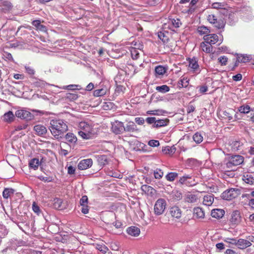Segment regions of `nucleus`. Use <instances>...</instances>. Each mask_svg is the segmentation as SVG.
I'll return each mask as SVG.
<instances>
[{
    "label": "nucleus",
    "mask_w": 254,
    "mask_h": 254,
    "mask_svg": "<svg viewBox=\"0 0 254 254\" xmlns=\"http://www.w3.org/2000/svg\"><path fill=\"white\" fill-rule=\"evenodd\" d=\"M203 40L206 42L207 44H209L211 45L215 44L219 41V38L217 34H207L203 37Z\"/></svg>",
    "instance_id": "obj_10"
},
{
    "label": "nucleus",
    "mask_w": 254,
    "mask_h": 254,
    "mask_svg": "<svg viewBox=\"0 0 254 254\" xmlns=\"http://www.w3.org/2000/svg\"><path fill=\"white\" fill-rule=\"evenodd\" d=\"M137 130V126L133 122H128L125 127L124 126L125 131L133 132Z\"/></svg>",
    "instance_id": "obj_22"
},
{
    "label": "nucleus",
    "mask_w": 254,
    "mask_h": 254,
    "mask_svg": "<svg viewBox=\"0 0 254 254\" xmlns=\"http://www.w3.org/2000/svg\"><path fill=\"white\" fill-rule=\"evenodd\" d=\"M14 190L12 189L5 188L2 192L3 197L4 198H8L14 193Z\"/></svg>",
    "instance_id": "obj_41"
},
{
    "label": "nucleus",
    "mask_w": 254,
    "mask_h": 254,
    "mask_svg": "<svg viewBox=\"0 0 254 254\" xmlns=\"http://www.w3.org/2000/svg\"><path fill=\"white\" fill-rule=\"evenodd\" d=\"M0 6H3V7L1 9V10L6 12L11 9L12 5L10 1L0 0Z\"/></svg>",
    "instance_id": "obj_21"
},
{
    "label": "nucleus",
    "mask_w": 254,
    "mask_h": 254,
    "mask_svg": "<svg viewBox=\"0 0 254 254\" xmlns=\"http://www.w3.org/2000/svg\"><path fill=\"white\" fill-rule=\"evenodd\" d=\"M141 189L145 194L151 196L154 195L156 193V191L154 188L146 185H142Z\"/></svg>",
    "instance_id": "obj_16"
},
{
    "label": "nucleus",
    "mask_w": 254,
    "mask_h": 254,
    "mask_svg": "<svg viewBox=\"0 0 254 254\" xmlns=\"http://www.w3.org/2000/svg\"><path fill=\"white\" fill-rule=\"evenodd\" d=\"M27 125L25 124H22L18 125L14 127V132L20 131L21 130L25 129L27 128Z\"/></svg>",
    "instance_id": "obj_57"
},
{
    "label": "nucleus",
    "mask_w": 254,
    "mask_h": 254,
    "mask_svg": "<svg viewBox=\"0 0 254 254\" xmlns=\"http://www.w3.org/2000/svg\"><path fill=\"white\" fill-rule=\"evenodd\" d=\"M197 195L194 194H188L186 197V201L189 203H194L197 200Z\"/></svg>",
    "instance_id": "obj_37"
},
{
    "label": "nucleus",
    "mask_w": 254,
    "mask_h": 254,
    "mask_svg": "<svg viewBox=\"0 0 254 254\" xmlns=\"http://www.w3.org/2000/svg\"><path fill=\"white\" fill-rule=\"evenodd\" d=\"M46 84V81L40 79H36L32 83L34 87L40 88L44 87Z\"/></svg>",
    "instance_id": "obj_38"
},
{
    "label": "nucleus",
    "mask_w": 254,
    "mask_h": 254,
    "mask_svg": "<svg viewBox=\"0 0 254 254\" xmlns=\"http://www.w3.org/2000/svg\"><path fill=\"white\" fill-rule=\"evenodd\" d=\"M34 130L38 135H42L46 133V127L42 125H37L34 127Z\"/></svg>",
    "instance_id": "obj_25"
},
{
    "label": "nucleus",
    "mask_w": 254,
    "mask_h": 254,
    "mask_svg": "<svg viewBox=\"0 0 254 254\" xmlns=\"http://www.w3.org/2000/svg\"><path fill=\"white\" fill-rule=\"evenodd\" d=\"M112 131L116 134L122 133L124 131V126L123 123L116 121L112 124Z\"/></svg>",
    "instance_id": "obj_8"
},
{
    "label": "nucleus",
    "mask_w": 254,
    "mask_h": 254,
    "mask_svg": "<svg viewBox=\"0 0 254 254\" xmlns=\"http://www.w3.org/2000/svg\"><path fill=\"white\" fill-rule=\"evenodd\" d=\"M156 90L162 93H165L170 90V87L167 85H163L156 87Z\"/></svg>",
    "instance_id": "obj_43"
},
{
    "label": "nucleus",
    "mask_w": 254,
    "mask_h": 254,
    "mask_svg": "<svg viewBox=\"0 0 254 254\" xmlns=\"http://www.w3.org/2000/svg\"><path fill=\"white\" fill-rule=\"evenodd\" d=\"M189 79L187 77L182 76L178 81V85L179 88L187 87L189 83Z\"/></svg>",
    "instance_id": "obj_33"
},
{
    "label": "nucleus",
    "mask_w": 254,
    "mask_h": 254,
    "mask_svg": "<svg viewBox=\"0 0 254 254\" xmlns=\"http://www.w3.org/2000/svg\"><path fill=\"white\" fill-rule=\"evenodd\" d=\"M154 176L155 179H160L163 177V172L160 169L157 168L154 172Z\"/></svg>",
    "instance_id": "obj_51"
},
{
    "label": "nucleus",
    "mask_w": 254,
    "mask_h": 254,
    "mask_svg": "<svg viewBox=\"0 0 254 254\" xmlns=\"http://www.w3.org/2000/svg\"><path fill=\"white\" fill-rule=\"evenodd\" d=\"M7 162L13 168H16L20 166V159L19 157L15 155H9L7 156Z\"/></svg>",
    "instance_id": "obj_7"
},
{
    "label": "nucleus",
    "mask_w": 254,
    "mask_h": 254,
    "mask_svg": "<svg viewBox=\"0 0 254 254\" xmlns=\"http://www.w3.org/2000/svg\"><path fill=\"white\" fill-rule=\"evenodd\" d=\"M250 60V58L249 56L241 55L238 56L237 61L239 63H247Z\"/></svg>",
    "instance_id": "obj_44"
},
{
    "label": "nucleus",
    "mask_w": 254,
    "mask_h": 254,
    "mask_svg": "<svg viewBox=\"0 0 254 254\" xmlns=\"http://www.w3.org/2000/svg\"><path fill=\"white\" fill-rule=\"evenodd\" d=\"M170 213L173 217L179 219L181 217L182 211L178 206H173L170 208Z\"/></svg>",
    "instance_id": "obj_19"
},
{
    "label": "nucleus",
    "mask_w": 254,
    "mask_h": 254,
    "mask_svg": "<svg viewBox=\"0 0 254 254\" xmlns=\"http://www.w3.org/2000/svg\"><path fill=\"white\" fill-rule=\"evenodd\" d=\"M63 201L61 198H55L53 200V206L56 209H62Z\"/></svg>",
    "instance_id": "obj_39"
},
{
    "label": "nucleus",
    "mask_w": 254,
    "mask_h": 254,
    "mask_svg": "<svg viewBox=\"0 0 254 254\" xmlns=\"http://www.w3.org/2000/svg\"><path fill=\"white\" fill-rule=\"evenodd\" d=\"M2 57L3 59L5 61L14 62V60L13 59L12 55L7 52L4 51L3 52Z\"/></svg>",
    "instance_id": "obj_48"
},
{
    "label": "nucleus",
    "mask_w": 254,
    "mask_h": 254,
    "mask_svg": "<svg viewBox=\"0 0 254 254\" xmlns=\"http://www.w3.org/2000/svg\"><path fill=\"white\" fill-rule=\"evenodd\" d=\"M214 201V197L212 194L205 195L203 197V204L206 206L212 205Z\"/></svg>",
    "instance_id": "obj_32"
},
{
    "label": "nucleus",
    "mask_w": 254,
    "mask_h": 254,
    "mask_svg": "<svg viewBox=\"0 0 254 254\" xmlns=\"http://www.w3.org/2000/svg\"><path fill=\"white\" fill-rule=\"evenodd\" d=\"M197 32L199 33V35H207L209 34L210 31L209 29L204 25L198 26L197 28Z\"/></svg>",
    "instance_id": "obj_36"
},
{
    "label": "nucleus",
    "mask_w": 254,
    "mask_h": 254,
    "mask_svg": "<svg viewBox=\"0 0 254 254\" xmlns=\"http://www.w3.org/2000/svg\"><path fill=\"white\" fill-rule=\"evenodd\" d=\"M173 199L175 200H179L182 198V193L181 191L176 190L173 192Z\"/></svg>",
    "instance_id": "obj_56"
},
{
    "label": "nucleus",
    "mask_w": 254,
    "mask_h": 254,
    "mask_svg": "<svg viewBox=\"0 0 254 254\" xmlns=\"http://www.w3.org/2000/svg\"><path fill=\"white\" fill-rule=\"evenodd\" d=\"M96 248L103 254H106L109 250L108 248L104 244H97Z\"/></svg>",
    "instance_id": "obj_52"
},
{
    "label": "nucleus",
    "mask_w": 254,
    "mask_h": 254,
    "mask_svg": "<svg viewBox=\"0 0 254 254\" xmlns=\"http://www.w3.org/2000/svg\"><path fill=\"white\" fill-rule=\"evenodd\" d=\"M195 109V106L192 104V102H190L187 107V111L188 114H190L194 111Z\"/></svg>",
    "instance_id": "obj_63"
},
{
    "label": "nucleus",
    "mask_w": 254,
    "mask_h": 254,
    "mask_svg": "<svg viewBox=\"0 0 254 254\" xmlns=\"http://www.w3.org/2000/svg\"><path fill=\"white\" fill-rule=\"evenodd\" d=\"M66 98L69 101H74L78 98V95L75 93H68L66 94Z\"/></svg>",
    "instance_id": "obj_55"
},
{
    "label": "nucleus",
    "mask_w": 254,
    "mask_h": 254,
    "mask_svg": "<svg viewBox=\"0 0 254 254\" xmlns=\"http://www.w3.org/2000/svg\"><path fill=\"white\" fill-rule=\"evenodd\" d=\"M158 38L163 42L166 47H170L169 34L166 31H160L158 33Z\"/></svg>",
    "instance_id": "obj_13"
},
{
    "label": "nucleus",
    "mask_w": 254,
    "mask_h": 254,
    "mask_svg": "<svg viewBox=\"0 0 254 254\" xmlns=\"http://www.w3.org/2000/svg\"><path fill=\"white\" fill-rule=\"evenodd\" d=\"M182 24L181 22L179 19H169L168 22V27H170V26H172V27L174 28H178L180 26V25ZM167 25V24H165L164 27L165 28H166V26Z\"/></svg>",
    "instance_id": "obj_24"
},
{
    "label": "nucleus",
    "mask_w": 254,
    "mask_h": 254,
    "mask_svg": "<svg viewBox=\"0 0 254 254\" xmlns=\"http://www.w3.org/2000/svg\"><path fill=\"white\" fill-rule=\"evenodd\" d=\"M207 20L214 27L218 29H223L225 25V22L222 19L218 18L213 13L209 14L206 17Z\"/></svg>",
    "instance_id": "obj_2"
},
{
    "label": "nucleus",
    "mask_w": 254,
    "mask_h": 254,
    "mask_svg": "<svg viewBox=\"0 0 254 254\" xmlns=\"http://www.w3.org/2000/svg\"><path fill=\"white\" fill-rule=\"evenodd\" d=\"M225 214V211L221 209H214L211 211V216L212 217L219 219L222 218Z\"/></svg>",
    "instance_id": "obj_27"
},
{
    "label": "nucleus",
    "mask_w": 254,
    "mask_h": 254,
    "mask_svg": "<svg viewBox=\"0 0 254 254\" xmlns=\"http://www.w3.org/2000/svg\"><path fill=\"white\" fill-rule=\"evenodd\" d=\"M155 71L156 74L163 75L166 72V68L162 65H158L155 67Z\"/></svg>",
    "instance_id": "obj_49"
},
{
    "label": "nucleus",
    "mask_w": 254,
    "mask_h": 254,
    "mask_svg": "<svg viewBox=\"0 0 254 254\" xmlns=\"http://www.w3.org/2000/svg\"><path fill=\"white\" fill-rule=\"evenodd\" d=\"M241 221L240 212L238 210L234 211L231 215L230 222L232 225H238Z\"/></svg>",
    "instance_id": "obj_9"
},
{
    "label": "nucleus",
    "mask_w": 254,
    "mask_h": 254,
    "mask_svg": "<svg viewBox=\"0 0 254 254\" xmlns=\"http://www.w3.org/2000/svg\"><path fill=\"white\" fill-rule=\"evenodd\" d=\"M244 160V158L241 155H235L232 156L229 161L227 163L226 165L228 168L231 167L232 166H238L241 164Z\"/></svg>",
    "instance_id": "obj_6"
},
{
    "label": "nucleus",
    "mask_w": 254,
    "mask_h": 254,
    "mask_svg": "<svg viewBox=\"0 0 254 254\" xmlns=\"http://www.w3.org/2000/svg\"><path fill=\"white\" fill-rule=\"evenodd\" d=\"M15 119V116L12 111L5 113L3 116V121L7 123H11Z\"/></svg>",
    "instance_id": "obj_23"
},
{
    "label": "nucleus",
    "mask_w": 254,
    "mask_h": 254,
    "mask_svg": "<svg viewBox=\"0 0 254 254\" xmlns=\"http://www.w3.org/2000/svg\"><path fill=\"white\" fill-rule=\"evenodd\" d=\"M93 161L91 159L82 160L78 164V168L80 170H86L92 166Z\"/></svg>",
    "instance_id": "obj_11"
},
{
    "label": "nucleus",
    "mask_w": 254,
    "mask_h": 254,
    "mask_svg": "<svg viewBox=\"0 0 254 254\" xmlns=\"http://www.w3.org/2000/svg\"><path fill=\"white\" fill-rule=\"evenodd\" d=\"M132 42V44L134 46V47H131L130 50L131 56L133 60H137L139 57L138 49L142 46H137L136 42H135L134 44Z\"/></svg>",
    "instance_id": "obj_15"
},
{
    "label": "nucleus",
    "mask_w": 254,
    "mask_h": 254,
    "mask_svg": "<svg viewBox=\"0 0 254 254\" xmlns=\"http://www.w3.org/2000/svg\"><path fill=\"white\" fill-rule=\"evenodd\" d=\"M251 245L252 243L250 241L243 239H239L237 242V246L240 249H245Z\"/></svg>",
    "instance_id": "obj_17"
},
{
    "label": "nucleus",
    "mask_w": 254,
    "mask_h": 254,
    "mask_svg": "<svg viewBox=\"0 0 254 254\" xmlns=\"http://www.w3.org/2000/svg\"><path fill=\"white\" fill-rule=\"evenodd\" d=\"M200 47L202 51L206 53H210L213 51L212 45L207 44L205 41L200 43Z\"/></svg>",
    "instance_id": "obj_29"
},
{
    "label": "nucleus",
    "mask_w": 254,
    "mask_h": 254,
    "mask_svg": "<svg viewBox=\"0 0 254 254\" xmlns=\"http://www.w3.org/2000/svg\"><path fill=\"white\" fill-rule=\"evenodd\" d=\"M240 191L238 189L231 188L224 191L221 194V197L224 199L230 200L238 197L240 194Z\"/></svg>",
    "instance_id": "obj_3"
},
{
    "label": "nucleus",
    "mask_w": 254,
    "mask_h": 254,
    "mask_svg": "<svg viewBox=\"0 0 254 254\" xmlns=\"http://www.w3.org/2000/svg\"><path fill=\"white\" fill-rule=\"evenodd\" d=\"M193 140L196 143L199 144L203 141V136L202 135L197 132L193 135Z\"/></svg>",
    "instance_id": "obj_45"
},
{
    "label": "nucleus",
    "mask_w": 254,
    "mask_h": 254,
    "mask_svg": "<svg viewBox=\"0 0 254 254\" xmlns=\"http://www.w3.org/2000/svg\"><path fill=\"white\" fill-rule=\"evenodd\" d=\"M65 139L66 141L68 142L71 144H74L77 140V137L73 133L71 132H68L65 135Z\"/></svg>",
    "instance_id": "obj_30"
},
{
    "label": "nucleus",
    "mask_w": 254,
    "mask_h": 254,
    "mask_svg": "<svg viewBox=\"0 0 254 254\" xmlns=\"http://www.w3.org/2000/svg\"><path fill=\"white\" fill-rule=\"evenodd\" d=\"M32 24L35 26L37 30H39L42 31H46L47 30L45 26L41 24V21L39 20H33L32 22Z\"/></svg>",
    "instance_id": "obj_34"
},
{
    "label": "nucleus",
    "mask_w": 254,
    "mask_h": 254,
    "mask_svg": "<svg viewBox=\"0 0 254 254\" xmlns=\"http://www.w3.org/2000/svg\"><path fill=\"white\" fill-rule=\"evenodd\" d=\"M191 177L189 176H184L183 177H181L179 180V183L181 184H187V181L188 179H190Z\"/></svg>",
    "instance_id": "obj_64"
},
{
    "label": "nucleus",
    "mask_w": 254,
    "mask_h": 254,
    "mask_svg": "<svg viewBox=\"0 0 254 254\" xmlns=\"http://www.w3.org/2000/svg\"><path fill=\"white\" fill-rule=\"evenodd\" d=\"M108 88L104 86L101 89L95 90L93 92V95L95 97L103 96L106 94Z\"/></svg>",
    "instance_id": "obj_31"
},
{
    "label": "nucleus",
    "mask_w": 254,
    "mask_h": 254,
    "mask_svg": "<svg viewBox=\"0 0 254 254\" xmlns=\"http://www.w3.org/2000/svg\"><path fill=\"white\" fill-rule=\"evenodd\" d=\"M169 123V120L166 118L165 119H160L156 120L154 124L153 125V127H160L166 126Z\"/></svg>",
    "instance_id": "obj_26"
},
{
    "label": "nucleus",
    "mask_w": 254,
    "mask_h": 254,
    "mask_svg": "<svg viewBox=\"0 0 254 254\" xmlns=\"http://www.w3.org/2000/svg\"><path fill=\"white\" fill-rule=\"evenodd\" d=\"M167 205L166 200L163 198L158 199L155 203L154 206V212L156 215L162 214L166 209Z\"/></svg>",
    "instance_id": "obj_4"
},
{
    "label": "nucleus",
    "mask_w": 254,
    "mask_h": 254,
    "mask_svg": "<svg viewBox=\"0 0 254 254\" xmlns=\"http://www.w3.org/2000/svg\"><path fill=\"white\" fill-rule=\"evenodd\" d=\"M78 127L81 130L89 133H92L93 128L91 124L84 121L80 122L78 124Z\"/></svg>",
    "instance_id": "obj_14"
},
{
    "label": "nucleus",
    "mask_w": 254,
    "mask_h": 254,
    "mask_svg": "<svg viewBox=\"0 0 254 254\" xmlns=\"http://www.w3.org/2000/svg\"><path fill=\"white\" fill-rule=\"evenodd\" d=\"M220 116L224 120L228 122L233 121L234 117L235 120L237 119L236 112L234 109L232 108H227L222 111Z\"/></svg>",
    "instance_id": "obj_5"
},
{
    "label": "nucleus",
    "mask_w": 254,
    "mask_h": 254,
    "mask_svg": "<svg viewBox=\"0 0 254 254\" xmlns=\"http://www.w3.org/2000/svg\"><path fill=\"white\" fill-rule=\"evenodd\" d=\"M162 113V111L161 110H150L147 112L148 115H159L161 114Z\"/></svg>",
    "instance_id": "obj_60"
},
{
    "label": "nucleus",
    "mask_w": 254,
    "mask_h": 254,
    "mask_svg": "<svg viewBox=\"0 0 254 254\" xmlns=\"http://www.w3.org/2000/svg\"><path fill=\"white\" fill-rule=\"evenodd\" d=\"M251 107L249 105H243L239 108V111L241 113L247 114L250 112Z\"/></svg>",
    "instance_id": "obj_46"
},
{
    "label": "nucleus",
    "mask_w": 254,
    "mask_h": 254,
    "mask_svg": "<svg viewBox=\"0 0 254 254\" xmlns=\"http://www.w3.org/2000/svg\"><path fill=\"white\" fill-rule=\"evenodd\" d=\"M218 60L222 65H226L227 64L228 58L226 56H221L218 59Z\"/></svg>",
    "instance_id": "obj_58"
},
{
    "label": "nucleus",
    "mask_w": 254,
    "mask_h": 254,
    "mask_svg": "<svg viewBox=\"0 0 254 254\" xmlns=\"http://www.w3.org/2000/svg\"><path fill=\"white\" fill-rule=\"evenodd\" d=\"M193 216L197 219H203L205 216L204 210L200 207H195L193 209Z\"/></svg>",
    "instance_id": "obj_20"
},
{
    "label": "nucleus",
    "mask_w": 254,
    "mask_h": 254,
    "mask_svg": "<svg viewBox=\"0 0 254 254\" xmlns=\"http://www.w3.org/2000/svg\"><path fill=\"white\" fill-rule=\"evenodd\" d=\"M10 85L6 80L1 79L0 81V89L3 91H6L9 90Z\"/></svg>",
    "instance_id": "obj_40"
},
{
    "label": "nucleus",
    "mask_w": 254,
    "mask_h": 254,
    "mask_svg": "<svg viewBox=\"0 0 254 254\" xmlns=\"http://www.w3.org/2000/svg\"><path fill=\"white\" fill-rule=\"evenodd\" d=\"M226 5L227 4L224 2H215L212 3L211 7L212 8L214 9H225V7Z\"/></svg>",
    "instance_id": "obj_42"
},
{
    "label": "nucleus",
    "mask_w": 254,
    "mask_h": 254,
    "mask_svg": "<svg viewBox=\"0 0 254 254\" xmlns=\"http://www.w3.org/2000/svg\"><path fill=\"white\" fill-rule=\"evenodd\" d=\"M178 177V173L175 172H170L166 176L167 180L169 181H173Z\"/></svg>",
    "instance_id": "obj_50"
},
{
    "label": "nucleus",
    "mask_w": 254,
    "mask_h": 254,
    "mask_svg": "<svg viewBox=\"0 0 254 254\" xmlns=\"http://www.w3.org/2000/svg\"><path fill=\"white\" fill-rule=\"evenodd\" d=\"M25 69L26 70V72L29 75H34L35 74V70L34 69L29 66H25Z\"/></svg>",
    "instance_id": "obj_62"
},
{
    "label": "nucleus",
    "mask_w": 254,
    "mask_h": 254,
    "mask_svg": "<svg viewBox=\"0 0 254 254\" xmlns=\"http://www.w3.org/2000/svg\"><path fill=\"white\" fill-rule=\"evenodd\" d=\"M126 231L129 235L132 237H137L139 235L140 233V229L135 226L128 227Z\"/></svg>",
    "instance_id": "obj_18"
},
{
    "label": "nucleus",
    "mask_w": 254,
    "mask_h": 254,
    "mask_svg": "<svg viewBox=\"0 0 254 254\" xmlns=\"http://www.w3.org/2000/svg\"><path fill=\"white\" fill-rule=\"evenodd\" d=\"M148 144L151 147H157L159 145L160 143L158 140L152 139L148 141Z\"/></svg>",
    "instance_id": "obj_61"
},
{
    "label": "nucleus",
    "mask_w": 254,
    "mask_h": 254,
    "mask_svg": "<svg viewBox=\"0 0 254 254\" xmlns=\"http://www.w3.org/2000/svg\"><path fill=\"white\" fill-rule=\"evenodd\" d=\"M188 61L189 63V67L192 68L194 71H196L199 68L198 61L195 58H189Z\"/></svg>",
    "instance_id": "obj_28"
},
{
    "label": "nucleus",
    "mask_w": 254,
    "mask_h": 254,
    "mask_svg": "<svg viewBox=\"0 0 254 254\" xmlns=\"http://www.w3.org/2000/svg\"><path fill=\"white\" fill-rule=\"evenodd\" d=\"M15 116L22 119L31 120L32 115L29 111L24 110H18L15 112Z\"/></svg>",
    "instance_id": "obj_12"
},
{
    "label": "nucleus",
    "mask_w": 254,
    "mask_h": 254,
    "mask_svg": "<svg viewBox=\"0 0 254 254\" xmlns=\"http://www.w3.org/2000/svg\"><path fill=\"white\" fill-rule=\"evenodd\" d=\"M49 128L52 135L57 139L61 140L68 130L66 123L62 119H53L50 121Z\"/></svg>",
    "instance_id": "obj_1"
},
{
    "label": "nucleus",
    "mask_w": 254,
    "mask_h": 254,
    "mask_svg": "<svg viewBox=\"0 0 254 254\" xmlns=\"http://www.w3.org/2000/svg\"><path fill=\"white\" fill-rule=\"evenodd\" d=\"M162 152L166 154H172L175 152V148L170 146H166L162 149Z\"/></svg>",
    "instance_id": "obj_54"
},
{
    "label": "nucleus",
    "mask_w": 254,
    "mask_h": 254,
    "mask_svg": "<svg viewBox=\"0 0 254 254\" xmlns=\"http://www.w3.org/2000/svg\"><path fill=\"white\" fill-rule=\"evenodd\" d=\"M32 209L33 211L38 215H39L41 212L39 206L35 202H34L32 204Z\"/></svg>",
    "instance_id": "obj_59"
},
{
    "label": "nucleus",
    "mask_w": 254,
    "mask_h": 254,
    "mask_svg": "<svg viewBox=\"0 0 254 254\" xmlns=\"http://www.w3.org/2000/svg\"><path fill=\"white\" fill-rule=\"evenodd\" d=\"M243 179L244 181L247 184H249L250 185H253L254 183V178L251 176V175L249 176L247 175L246 176L244 177Z\"/></svg>",
    "instance_id": "obj_53"
},
{
    "label": "nucleus",
    "mask_w": 254,
    "mask_h": 254,
    "mask_svg": "<svg viewBox=\"0 0 254 254\" xmlns=\"http://www.w3.org/2000/svg\"><path fill=\"white\" fill-rule=\"evenodd\" d=\"M98 161L101 165H105L108 163L107 156L105 155L98 156Z\"/></svg>",
    "instance_id": "obj_47"
},
{
    "label": "nucleus",
    "mask_w": 254,
    "mask_h": 254,
    "mask_svg": "<svg viewBox=\"0 0 254 254\" xmlns=\"http://www.w3.org/2000/svg\"><path fill=\"white\" fill-rule=\"evenodd\" d=\"M40 164V162L38 159L33 158L31 159L29 162V167L30 168L36 170L38 169Z\"/></svg>",
    "instance_id": "obj_35"
}]
</instances>
